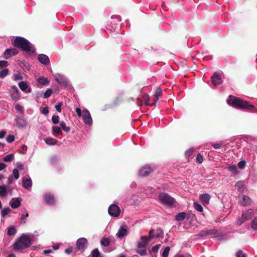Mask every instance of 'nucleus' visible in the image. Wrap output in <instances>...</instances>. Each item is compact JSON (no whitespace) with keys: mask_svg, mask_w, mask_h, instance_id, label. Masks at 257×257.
<instances>
[{"mask_svg":"<svg viewBox=\"0 0 257 257\" xmlns=\"http://www.w3.org/2000/svg\"><path fill=\"white\" fill-rule=\"evenodd\" d=\"M226 102L229 105L233 107L250 112H254L255 111V107L253 105L250 104L248 101L243 100L236 96L230 95L226 100Z\"/></svg>","mask_w":257,"mask_h":257,"instance_id":"1","label":"nucleus"},{"mask_svg":"<svg viewBox=\"0 0 257 257\" xmlns=\"http://www.w3.org/2000/svg\"><path fill=\"white\" fill-rule=\"evenodd\" d=\"M13 45L15 47H19L27 53H34L36 51V49L34 46L27 40L23 37H17L13 42Z\"/></svg>","mask_w":257,"mask_h":257,"instance_id":"2","label":"nucleus"},{"mask_svg":"<svg viewBox=\"0 0 257 257\" xmlns=\"http://www.w3.org/2000/svg\"><path fill=\"white\" fill-rule=\"evenodd\" d=\"M32 236L30 234H23L19 237L13 245L15 250L29 247L32 244Z\"/></svg>","mask_w":257,"mask_h":257,"instance_id":"3","label":"nucleus"},{"mask_svg":"<svg viewBox=\"0 0 257 257\" xmlns=\"http://www.w3.org/2000/svg\"><path fill=\"white\" fill-rule=\"evenodd\" d=\"M76 112L79 117L82 116L83 121L86 125L90 126L92 124V119L90 112L87 109H84L81 111L79 107L76 108Z\"/></svg>","mask_w":257,"mask_h":257,"instance_id":"4","label":"nucleus"},{"mask_svg":"<svg viewBox=\"0 0 257 257\" xmlns=\"http://www.w3.org/2000/svg\"><path fill=\"white\" fill-rule=\"evenodd\" d=\"M254 214V211L252 209H248L243 211L241 217L237 220L236 224L238 225H241L246 221L250 219L253 216Z\"/></svg>","mask_w":257,"mask_h":257,"instance_id":"5","label":"nucleus"},{"mask_svg":"<svg viewBox=\"0 0 257 257\" xmlns=\"http://www.w3.org/2000/svg\"><path fill=\"white\" fill-rule=\"evenodd\" d=\"M158 198L161 203L167 206H172L175 203V199L168 194L165 193H161L159 195Z\"/></svg>","mask_w":257,"mask_h":257,"instance_id":"6","label":"nucleus"},{"mask_svg":"<svg viewBox=\"0 0 257 257\" xmlns=\"http://www.w3.org/2000/svg\"><path fill=\"white\" fill-rule=\"evenodd\" d=\"M55 80L61 85L67 86L69 84L68 79L63 75L60 73L53 74Z\"/></svg>","mask_w":257,"mask_h":257,"instance_id":"7","label":"nucleus"},{"mask_svg":"<svg viewBox=\"0 0 257 257\" xmlns=\"http://www.w3.org/2000/svg\"><path fill=\"white\" fill-rule=\"evenodd\" d=\"M162 93V90L160 88H158L156 91V92L155 93V99L152 103H150L149 100V96L147 95L144 97V101L146 105H155L159 99V97L161 96Z\"/></svg>","mask_w":257,"mask_h":257,"instance_id":"8","label":"nucleus"},{"mask_svg":"<svg viewBox=\"0 0 257 257\" xmlns=\"http://www.w3.org/2000/svg\"><path fill=\"white\" fill-rule=\"evenodd\" d=\"M108 212L110 216L117 217L119 215L120 209L117 205L111 204L108 207Z\"/></svg>","mask_w":257,"mask_h":257,"instance_id":"9","label":"nucleus"},{"mask_svg":"<svg viewBox=\"0 0 257 257\" xmlns=\"http://www.w3.org/2000/svg\"><path fill=\"white\" fill-rule=\"evenodd\" d=\"M128 233V227L126 225H122L119 227L116 235L119 238H122Z\"/></svg>","mask_w":257,"mask_h":257,"instance_id":"10","label":"nucleus"},{"mask_svg":"<svg viewBox=\"0 0 257 257\" xmlns=\"http://www.w3.org/2000/svg\"><path fill=\"white\" fill-rule=\"evenodd\" d=\"M239 202L243 206H249L252 204V201L248 196L242 195L239 197Z\"/></svg>","mask_w":257,"mask_h":257,"instance_id":"11","label":"nucleus"},{"mask_svg":"<svg viewBox=\"0 0 257 257\" xmlns=\"http://www.w3.org/2000/svg\"><path fill=\"white\" fill-rule=\"evenodd\" d=\"M87 243L88 242L86 238L84 237L79 238L76 242V246L78 249L79 250H84L86 248Z\"/></svg>","mask_w":257,"mask_h":257,"instance_id":"12","label":"nucleus"},{"mask_svg":"<svg viewBox=\"0 0 257 257\" xmlns=\"http://www.w3.org/2000/svg\"><path fill=\"white\" fill-rule=\"evenodd\" d=\"M44 198L45 202L48 205H54L55 203V200L54 196L50 193H46L44 195Z\"/></svg>","mask_w":257,"mask_h":257,"instance_id":"13","label":"nucleus"},{"mask_svg":"<svg viewBox=\"0 0 257 257\" xmlns=\"http://www.w3.org/2000/svg\"><path fill=\"white\" fill-rule=\"evenodd\" d=\"M211 79L212 83L214 86L219 85L222 83V80L221 75L217 72H215L214 73Z\"/></svg>","mask_w":257,"mask_h":257,"instance_id":"14","label":"nucleus"},{"mask_svg":"<svg viewBox=\"0 0 257 257\" xmlns=\"http://www.w3.org/2000/svg\"><path fill=\"white\" fill-rule=\"evenodd\" d=\"M22 185L25 188L28 190L31 188L32 186V181L29 176H26L23 178Z\"/></svg>","mask_w":257,"mask_h":257,"instance_id":"15","label":"nucleus"},{"mask_svg":"<svg viewBox=\"0 0 257 257\" xmlns=\"http://www.w3.org/2000/svg\"><path fill=\"white\" fill-rule=\"evenodd\" d=\"M18 51L16 48L7 49L4 53V57L5 59H8L12 56L18 54Z\"/></svg>","mask_w":257,"mask_h":257,"instance_id":"16","label":"nucleus"},{"mask_svg":"<svg viewBox=\"0 0 257 257\" xmlns=\"http://www.w3.org/2000/svg\"><path fill=\"white\" fill-rule=\"evenodd\" d=\"M8 193L10 195L12 194V189H9L6 185L0 186V197L5 198L7 196Z\"/></svg>","mask_w":257,"mask_h":257,"instance_id":"17","label":"nucleus"},{"mask_svg":"<svg viewBox=\"0 0 257 257\" xmlns=\"http://www.w3.org/2000/svg\"><path fill=\"white\" fill-rule=\"evenodd\" d=\"M22 199L20 198H13L10 201L9 204L13 209L18 208L21 204Z\"/></svg>","mask_w":257,"mask_h":257,"instance_id":"18","label":"nucleus"},{"mask_svg":"<svg viewBox=\"0 0 257 257\" xmlns=\"http://www.w3.org/2000/svg\"><path fill=\"white\" fill-rule=\"evenodd\" d=\"M11 93L12 99L15 101H17L20 97V94L19 90L16 86L14 85L12 87Z\"/></svg>","mask_w":257,"mask_h":257,"instance_id":"19","label":"nucleus"},{"mask_svg":"<svg viewBox=\"0 0 257 257\" xmlns=\"http://www.w3.org/2000/svg\"><path fill=\"white\" fill-rule=\"evenodd\" d=\"M20 88L26 93H30L32 91L31 87L25 81L20 82L18 84Z\"/></svg>","mask_w":257,"mask_h":257,"instance_id":"20","label":"nucleus"},{"mask_svg":"<svg viewBox=\"0 0 257 257\" xmlns=\"http://www.w3.org/2000/svg\"><path fill=\"white\" fill-rule=\"evenodd\" d=\"M152 170L150 166H146L141 168L139 172V174L142 177H146L149 175Z\"/></svg>","mask_w":257,"mask_h":257,"instance_id":"21","label":"nucleus"},{"mask_svg":"<svg viewBox=\"0 0 257 257\" xmlns=\"http://www.w3.org/2000/svg\"><path fill=\"white\" fill-rule=\"evenodd\" d=\"M38 59L40 63L45 65H48L50 63L48 56L45 54H39L38 56Z\"/></svg>","mask_w":257,"mask_h":257,"instance_id":"22","label":"nucleus"},{"mask_svg":"<svg viewBox=\"0 0 257 257\" xmlns=\"http://www.w3.org/2000/svg\"><path fill=\"white\" fill-rule=\"evenodd\" d=\"M149 242V239H148V237L146 236H143L141 237V240L139 241L137 244V247L138 248H146L148 243Z\"/></svg>","mask_w":257,"mask_h":257,"instance_id":"23","label":"nucleus"},{"mask_svg":"<svg viewBox=\"0 0 257 257\" xmlns=\"http://www.w3.org/2000/svg\"><path fill=\"white\" fill-rule=\"evenodd\" d=\"M37 81L39 84L42 85H48L50 83V80L48 78L44 76L39 77L37 79Z\"/></svg>","mask_w":257,"mask_h":257,"instance_id":"24","label":"nucleus"},{"mask_svg":"<svg viewBox=\"0 0 257 257\" xmlns=\"http://www.w3.org/2000/svg\"><path fill=\"white\" fill-rule=\"evenodd\" d=\"M16 124L19 127H23L27 125V122L24 118L18 117L16 119Z\"/></svg>","mask_w":257,"mask_h":257,"instance_id":"25","label":"nucleus"},{"mask_svg":"<svg viewBox=\"0 0 257 257\" xmlns=\"http://www.w3.org/2000/svg\"><path fill=\"white\" fill-rule=\"evenodd\" d=\"M199 198L202 202L208 204L209 202L210 196L208 194H202L199 195Z\"/></svg>","mask_w":257,"mask_h":257,"instance_id":"26","label":"nucleus"},{"mask_svg":"<svg viewBox=\"0 0 257 257\" xmlns=\"http://www.w3.org/2000/svg\"><path fill=\"white\" fill-rule=\"evenodd\" d=\"M44 141L48 145H55L57 144L58 142L57 140L51 137L44 139Z\"/></svg>","mask_w":257,"mask_h":257,"instance_id":"27","label":"nucleus"},{"mask_svg":"<svg viewBox=\"0 0 257 257\" xmlns=\"http://www.w3.org/2000/svg\"><path fill=\"white\" fill-rule=\"evenodd\" d=\"M235 187L237 190L240 192H243L244 191L245 188L244 186V183L242 181H238L235 184Z\"/></svg>","mask_w":257,"mask_h":257,"instance_id":"28","label":"nucleus"},{"mask_svg":"<svg viewBox=\"0 0 257 257\" xmlns=\"http://www.w3.org/2000/svg\"><path fill=\"white\" fill-rule=\"evenodd\" d=\"M186 216V214L184 212H182L177 214L176 216V220L178 221H181L183 220Z\"/></svg>","mask_w":257,"mask_h":257,"instance_id":"29","label":"nucleus"},{"mask_svg":"<svg viewBox=\"0 0 257 257\" xmlns=\"http://www.w3.org/2000/svg\"><path fill=\"white\" fill-rule=\"evenodd\" d=\"M17 230L14 226H11L8 228L7 230V234L10 236H12L15 235L16 233Z\"/></svg>","mask_w":257,"mask_h":257,"instance_id":"30","label":"nucleus"},{"mask_svg":"<svg viewBox=\"0 0 257 257\" xmlns=\"http://www.w3.org/2000/svg\"><path fill=\"white\" fill-rule=\"evenodd\" d=\"M11 209L9 207H5L1 210V216L2 217H5L10 212Z\"/></svg>","mask_w":257,"mask_h":257,"instance_id":"31","label":"nucleus"},{"mask_svg":"<svg viewBox=\"0 0 257 257\" xmlns=\"http://www.w3.org/2000/svg\"><path fill=\"white\" fill-rule=\"evenodd\" d=\"M14 159V155L13 154H9L5 156L3 158V160L5 162H11Z\"/></svg>","mask_w":257,"mask_h":257,"instance_id":"32","label":"nucleus"},{"mask_svg":"<svg viewBox=\"0 0 257 257\" xmlns=\"http://www.w3.org/2000/svg\"><path fill=\"white\" fill-rule=\"evenodd\" d=\"M52 133L53 135H55V134H61L62 133L61 128L57 126H52Z\"/></svg>","mask_w":257,"mask_h":257,"instance_id":"33","label":"nucleus"},{"mask_svg":"<svg viewBox=\"0 0 257 257\" xmlns=\"http://www.w3.org/2000/svg\"><path fill=\"white\" fill-rule=\"evenodd\" d=\"M60 125L63 129V130L66 132H68L70 131V127L67 126L65 122L64 121H60Z\"/></svg>","mask_w":257,"mask_h":257,"instance_id":"34","label":"nucleus"},{"mask_svg":"<svg viewBox=\"0 0 257 257\" xmlns=\"http://www.w3.org/2000/svg\"><path fill=\"white\" fill-rule=\"evenodd\" d=\"M100 243L104 246H108L110 244V241L108 238H103L100 241Z\"/></svg>","mask_w":257,"mask_h":257,"instance_id":"35","label":"nucleus"},{"mask_svg":"<svg viewBox=\"0 0 257 257\" xmlns=\"http://www.w3.org/2000/svg\"><path fill=\"white\" fill-rule=\"evenodd\" d=\"M194 207L197 211L200 212L203 211V208L202 206L200 204H198L197 202H194Z\"/></svg>","mask_w":257,"mask_h":257,"instance_id":"36","label":"nucleus"},{"mask_svg":"<svg viewBox=\"0 0 257 257\" xmlns=\"http://www.w3.org/2000/svg\"><path fill=\"white\" fill-rule=\"evenodd\" d=\"M9 70L8 69H3L0 71V78H3L5 77L8 74Z\"/></svg>","mask_w":257,"mask_h":257,"instance_id":"37","label":"nucleus"},{"mask_svg":"<svg viewBox=\"0 0 257 257\" xmlns=\"http://www.w3.org/2000/svg\"><path fill=\"white\" fill-rule=\"evenodd\" d=\"M92 257H99L100 252L97 248L94 249L91 253Z\"/></svg>","mask_w":257,"mask_h":257,"instance_id":"38","label":"nucleus"},{"mask_svg":"<svg viewBox=\"0 0 257 257\" xmlns=\"http://www.w3.org/2000/svg\"><path fill=\"white\" fill-rule=\"evenodd\" d=\"M53 92V90L51 89H47L44 94V97L47 98L51 96Z\"/></svg>","mask_w":257,"mask_h":257,"instance_id":"39","label":"nucleus"},{"mask_svg":"<svg viewBox=\"0 0 257 257\" xmlns=\"http://www.w3.org/2000/svg\"><path fill=\"white\" fill-rule=\"evenodd\" d=\"M228 170L234 174H236L237 173V167L235 165H230L228 167Z\"/></svg>","mask_w":257,"mask_h":257,"instance_id":"40","label":"nucleus"},{"mask_svg":"<svg viewBox=\"0 0 257 257\" xmlns=\"http://www.w3.org/2000/svg\"><path fill=\"white\" fill-rule=\"evenodd\" d=\"M29 216V214L28 212H26V214H22L21 217V223H26V221L27 218Z\"/></svg>","mask_w":257,"mask_h":257,"instance_id":"41","label":"nucleus"},{"mask_svg":"<svg viewBox=\"0 0 257 257\" xmlns=\"http://www.w3.org/2000/svg\"><path fill=\"white\" fill-rule=\"evenodd\" d=\"M170 249V248L169 246L166 247L163 251L162 256L163 257H168V255H169Z\"/></svg>","mask_w":257,"mask_h":257,"instance_id":"42","label":"nucleus"},{"mask_svg":"<svg viewBox=\"0 0 257 257\" xmlns=\"http://www.w3.org/2000/svg\"><path fill=\"white\" fill-rule=\"evenodd\" d=\"M156 237H160L163 236V231L160 228H158L156 230Z\"/></svg>","mask_w":257,"mask_h":257,"instance_id":"43","label":"nucleus"},{"mask_svg":"<svg viewBox=\"0 0 257 257\" xmlns=\"http://www.w3.org/2000/svg\"><path fill=\"white\" fill-rule=\"evenodd\" d=\"M251 227L255 230H257V217H254L251 222Z\"/></svg>","mask_w":257,"mask_h":257,"instance_id":"44","label":"nucleus"},{"mask_svg":"<svg viewBox=\"0 0 257 257\" xmlns=\"http://www.w3.org/2000/svg\"><path fill=\"white\" fill-rule=\"evenodd\" d=\"M13 175L15 178V179L17 180L19 178V170L17 169H14L13 170Z\"/></svg>","mask_w":257,"mask_h":257,"instance_id":"45","label":"nucleus"},{"mask_svg":"<svg viewBox=\"0 0 257 257\" xmlns=\"http://www.w3.org/2000/svg\"><path fill=\"white\" fill-rule=\"evenodd\" d=\"M161 246V244H158L153 246L151 249V252L153 253H157Z\"/></svg>","mask_w":257,"mask_h":257,"instance_id":"46","label":"nucleus"},{"mask_svg":"<svg viewBox=\"0 0 257 257\" xmlns=\"http://www.w3.org/2000/svg\"><path fill=\"white\" fill-rule=\"evenodd\" d=\"M59 117L58 115H53L52 117V122L56 124L59 122Z\"/></svg>","mask_w":257,"mask_h":257,"instance_id":"47","label":"nucleus"},{"mask_svg":"<svg viewBox=\"0 0 257 257\" xmlns=\"http://www.w3.org/2000/svg\"><path fill=\"white\" fill-rule=\"evenodd\" d=\"M154 230H150L149 231V236L148 237V239H149V241L151 239L156 237V234L154 233Z\"/></svg>","mask_w":257,"mask_h":257,"instance_id":"48","label":"nucleus"},{"mask_svg":"<svg viewBox=\"0 0 257 257\" xmlns=\"http://www.w3.org/2000/svg\"><path fill=\"white\" fill-rule=\"evenodd\" d=\"M246 164V162L245 161H240L237 164V166L239 169H243Z\"/></svg>","mask_w":257,"mask_h":257,"instance_id":"49","label":"nucleus"},{"mask_svg":"<svg viewBox=\"0 0 257 257\" xmlns=\"http://www.w3.org/2000/svg\"><path fill=\"white\" fill-rule=\"evenodd\" d=\"M137 252L142 256L145 255L147 253V249L145 248L143 249H138L137 250Z\"/></svg>","mask_w":257,"mask_h":257,"instance_id":"50","label":"nucleus"},{"mask_svg":"<svg viewBox=\"0 0 257 257\" xmlns=\"http://www.w3.org/2000/svg\"><path fill=\"white\" fill-rule=\"evenodd\" d=\"M194 150L193 148L189 149L185 152V156L186 157H189L191 156L193 153Z\"/></svg>","mask_w":257,"mask_h":257,"instance_id":"51","label":"nucleus"},{"mask_svg":"<svg viewBox=\"0 0 257 257\" xmlns=\"http://www.w3.org/2000/svg\"><path fill=\"white\" fill-rule=\"evenodd\" d=\"M22 76H21V74L19 72L16 73L14 75V80H21L22 79Z\"/></svg>","mask_w":257,"mask_h":257,"instance_id":"52","label":"nucleus"},{"mask_svg":"<svg viewBox=\"0 0 257 257\" xmlns=\"http://www.w3.org/2000/svg\"><path fill=\"white\" fill-rule=\"evenodd\" d=\"M15 141V137L13 135H9L7 138V141L9 143H11Z\"/></svg>","mask_w":257,"mask_h":257,"instance_id":"53","label":"nucleus"},{"mask_svg":"<svg viewBox=\"0 0 257 257\" xmlns=\"http://www.w3.org/2000/svg\"><path fill=\"white\" fill-rule=\"evenodd\" d=\"M62 105V103L61 102H59L55 105V108L58 112H60L61 111Z\"/></svg>","mask_w":257,"mask_h":257,"instance_id":"54","label":"nucleus"},{"mask_svg":"<svg viewBox=\"0 0 257 257\" xmlns=\"http://www.w3.org/2000/svg\"><path fill=\"white\" fill-rule=\"evenodd\" d=\"M207 234L208 235H215L217 233V230L215 229L207 230Z\"/></svg>","mask_w":257,"mask_h":257,"instance_id":"55","label":"nucleus"},{"mask_svg":"<svg viewBox=\"0 0 257 257\" xmlns=\"http://www.w3.org/2000/svg\"><path fill=\"white\" fill-rule=\"evenodd\" d=\"M196 161L199 163H202V162L203 161V157L200 154H198L197 155Z\"/></svg>","mask_w":257,"mask_h":257,"instance_id":"56","label":"nucleus"},{"mask_svg":"<svg viewBox=\"0 0 257 257\" xmlns=\"http://www.w3.org/2000/svg\"><path fill=\"white\" fill-rule=\"evenodd\" d=\"M236 257H246V255L245 253H243L241 250H239L236 253Z\"/></svg>","mask_w":257,"mask_h":257,"instance_id":"57","label":"nucleus"},{"mask_svg":"<svg viewBox=\"0 0 257 257\" xmlns=\"http://www.w3.org/2000/svg\"><path fill=\"white\" fill-rule=\"evenodd\" d=\"M16 166L18 168L17 169H18V170H22L24 169V165L21 162L17 163Z\"/></svg>","mask_w":257,"mask_h":257,"instance_id":"58","label":"nucleus"},{"mask_svg":"<svg viewBox=\"0 0 257 257\" xmlns=\"http://www.w3.org/2000/svg\"><path fill=\"white\" fill-rule=\"evenodd\" d=\"M41 111L42 113H43L45 115H47L49 113V109L47 107H45L42 108Z\"/></svg>","mask_w":257,"mask_h":257,"instance_id":"59","label":"nucleus"},{"mask_svg":"<svg viewBox=\"0 0 257 257\" xmlns=\"http://www.w3.org/2000/svg\"><path fill=\"white\" fill-rule=\"evenodd\" d=\"M8 64V63L7 61H0V68L7 66Z\"/></svg>","mask_w":257,"mask_h":257,"instance_id":"60","label":"nucleus"},{"mask_svg":"<svg viewBox=\"0 0 257 257\" xmlns=\"http://www.w3.org/2000/svg\"><path fill=\"white\" fill-rule=\"evenodd\" d=\"M222 146L221 143L213 144L212 146L215 149H218Z\"/></svg>","mask_w":257,"mask_h":257,"instance_id":"61","label":"nucleus"},{"mask_svg":"<svg viewBox=\"0 0 257 257\" xmlns=\"http://www.w3.org/2000/svg\"><path fill=\"white\" fill-rule=\"evenodd\" d=\"M199 235L200 236H202V237L205 236H208L207 231V230H202L200 232Z\"/></svg>","mask_w":257,"mask_h":257,"instance_id":"62","label":"nucleus"},{"mask_svg":"<svg viewBox=\"0 0 257 257\" xmlns=\"http://www.w3.org/2000/svg\"><path fill=\"white\" fill-rule=\"evenodd\" d=\"M72 252V248L71 247H69L65 250V252L67 254H70Z\"/></svg>","mask_w":257,"mask_h":257,"instance_id":"63","label":"nucleus"},{"mask_svg":"<svg viewBox=\"0 0 257 257\" xmlns=\"http://www.w3.org/2000/svg\"><path fill=\"white\" fill-rule=\"evenodd\" d=\"M6 134V131H2L0 132V139H3Z\"/></svg>","mask_w":257,"mask_h":257,"instance_id":"64","label":"nucleus"}]
</instances>
